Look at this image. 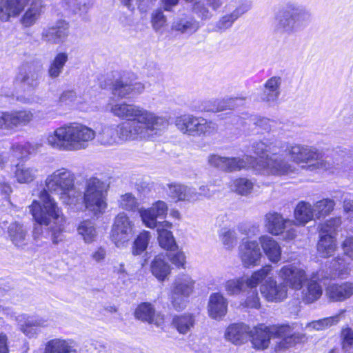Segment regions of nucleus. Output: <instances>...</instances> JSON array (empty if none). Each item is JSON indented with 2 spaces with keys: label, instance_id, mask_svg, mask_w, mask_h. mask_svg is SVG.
Here are the masks:
<instances>
[{
  "label": "nucleus",
  "instance_id": "nucleus-1",
  "mask_svg": "<svg viewBox=\"0 0 353 353\" xmlns=\"http://www.w3.org/2000/svg\"><path fill=\"white\" fill-rule=\"evenodd\" d=\"M75 175L70 170L61 168L47 176L45 180L46 188L39 194L42 205L34 201L30 206L34 219L39 225L34 227L33 236L36 240L41 232V225L48 227L51 232V240L54 244L61 240V233L64 229L65 219L57 202L49 192L59 196L65 205L76 207L82 201V192L74 185Z\"/></svg>",
  "mask_w": 353,
  "mask_h": 353
},
{
  "label": "nucleus",
  "instance_id": "nucleus-2",
  "mask_svg": "<svg viewBox=\"0 0 353 353\" xmlns=\"http://www.w3.org/2000/svg\"><path fill=\"white\" fill-rule=\"evenodd\" d=\"M283 148L282 142L277 139H263L251 145V151L259 157V159L249 157L244 159L212 154L208 157V163L211 166L228 172L252 168L256 173L264 175L287 174L292 172V168L279 156Z\"/></svg>",
  "mask_w": 353,
  "mask_h": 353
},
{
  "label": "nucleus",
  "instance_id": "nucleus-3",
  "mask_svg": "<svg viewBox=\"0 0 353 353\" xmlns=\"http://www.w3.org/2000/svg\"><path fill=\"white\" fill-rule=\"evenodd\" d=\"M108 108L114 117L127 120L120 124H128L129 130L132 132L135 131L134 136L140 140L151 139L168 125V121L165 117L134 104L125 102L110 103Z\"/></svg>",
  "mask_w": 353,
  "mask_h": 353
},
{
  "label": "nucleus",
  "instance_id": "nucleus-4",
  "mask_svg": "<svg viewBox=\"0 0 353 353\" xmlns=\"http://www.w3.org/2000/svg\"><path fill=\"white\" fill-rule=\"evenodd\" d=\"M96 137V132L80 123L63 125L50 132L46 142L52 148L60 151H78L88 148Z\"/></svg>",
  "mask_w": 353,
  "mask_h": 353
},
{
  "label": "nucleus",
  "instance_id": "nucleus-5",
  "mask_svg": "<svg viewBox=\"0 0 353 353\" xmlns=\"http://www.w3.org/2000/svg\"><path fill=\"white\" fill-rule=\"evenodd\" d=\"M310 11L295 3H288L277 16L276 29L281 32L292 34L303 30L312 21Z\"/></svg>",
  "mask_w": 353,
  "mask_h": 353
},
{
  "label": "nucleus",
  "instance_id": "nucleus-6",
  "mask_svg": "<svg viewBox=\"0 0 353 353\" xmlns=\"http://www.w3.org/2000/svg\"><path fill=\"white\" fill-rule=\"evenodd\" d=\"M291 159L296 163H305L307 168L312 171L315 170H332V172H340L341 165L337 163L336 167H332V163L322 159L321 154L317 149L304 145H294L288 148Z\"/></svg>",
  "mask_w": 353,
  "mask_h": 353
},
{
  "label": "nucleus",
  "instance_id": "nucleus-7",
  "mask_svg": "<svg viewBox=\"0 0 353 353\" xmlns=\"http://www.w3.org/2000/svg\"><path fill=\"white\" fill-rule=\"evenodd\" d=\"M108 188V185L105 181L90 177L85 181L82 201L78 205L84 204L85 208L95 215L103 213L107 208Z\"/></svg>",
  "mask_w": 353,
  "mask_h": 353
},
{
  "label": "nucleus",
  "instance_id": "nucleus-8",
  "mask_svg": "<svg viewBox=\"0 0 353 353\" xmlns=\"http://www.w3.org/2000/svg\"><path fill=\"white\" fill-rule=\"evenodd\" d=\"M175 125L183 134L192 137H210L218 131L216 123L192 114H183L176 117Z\"/></svg>",
  "mask_w": 353,
  "mask_h": 353
},
{
  "label": "nucleus",
  "instance_id": "nucleus-9",
  "mask_svg": "<svg viewBox=\"0 0 353 353\" xmlns=\"http://www.w3.org/2000/svg\"><path fill=\"white\" fill-rule=\"evenodd\" d=\"M128 124L105 125L97 134V142L104 146H113L128 141H141L129 130Z\"/></svg>",
  "mask_w": 353,
  "mask_h": 353
},
{
  "label": "nucleus",
  "instance_id": "nucleus-10",
  "mask_svg": "<svg viewBox=\"0 0 353 353\" xmlns=\"http://www.w3.org/2000/svg\"><path fill=\"white\" fill-rule=\"evenodd\" d=\"M134 224L125 212L119 213L112 226L111 241L118 248H125L134 234Z\"/></svg>",
  "mask_w": 353,
  "mask_h": 353
},
{
  "label": "nucleus",
  "instance_id": "nucleus-11",
  "mask_svg": "<svg viewBox=\"0 0 353 353\" xmlns=\"http://www.w3.org/2000/svg\"><path fill=\"white\" fill-rule=\"evenodd\" d=\"M288 326H267L260 324L250 331V338L254 347L258 350H264L270 344V339L273 337L283 338L286 335Z\"/></svg>",
  "mask_w": 353,
  "mask_h": 353
},
{
  "label": "nucleus",
  "instance_id": "nucleus-12",
  "mask_svg": "<svg viewBox=\"0 0 353 353\" xmlns=\"http://www.w3.org/2000/svg\"><path fill=\"white\" fill-rule=\"evenodd\" d=\"M272 271L271 265H265L261 270L254 272L250 278L230 279L225 282V289L229 295L238 294L248 290V288L257 287Z\"/></svg>",
  "mask_w": 353,
  "mask_h": 353
},
{
  "label": "nucleus",
  "instance_id": "nucleus-13",
  "mask_svg": "<svg viewBox=\"0 0 353 353\" xmlns=\"http://www.w3.org/2000/svg\"><path fill=\"white\" fill-rule=\"evenodd\" d=\"M168 205L162 201H158L153 203L149 208H141L139 209V213L143 223L148 228L158 229V227L163 226L171 228L172 224L168 221H157V219L164 218L167 214Z\"/></svg>",
  "mask_w": 353,
  "mask_h": 353
},
{
  "label": "nucleus",
  "instance_id": "nucleus-14",
  "mask_svg": "<svg viewBox=\"0 0 353 353\" xmlns=\"http://www.w3.org/2000/svg\"><path fill=\"white\" fill-rule=\"evenodd\" d=\"M32 119V112L28 110L0 111V129L13 130L28 125Z\"/></svg>",
  "mask_w": 353,
  "mask_h": 353
},
{
  "label": "nucleus",
  "instance_id": "nucleus-15",
  "mask_svg": "<svg viewBox=\"0 0 353 353\" xmlns=\"http://www.w3.org/2000/svg\"><path fill=\"white\" fill-rule=\"evenodd\" d=\"M167 194L172 199L178 201L193 203L199 201V195L195 188L185 184L173 183L168 184Z\"/></svg>",
  "mask_w": 353,
  "mask_h": 353
},
{
  "label": "nucleus",
  "instance_id": "nucleus-16",
  "mask_svg": "<svg viewBox=\"0 0 353 353\" xmlns=\"http://www.w3.org/2000/svg\"><path fill=\"white\" fill-rule=\"evenodd\" d=\"M279 276L286 286L295 290L301 289L306 279L305 272L295 264H288L282 267Z\"/></svg>",
  "mask_w": 353,
  "mask_h": 353
},
{
  "label": "nucleus",
  "instance_id": "nucleus-17",
  "mask_svg": "<svg viewBox=\"0 0 353 353\" xmlns=\"http://www.w3.org/2000/svg\"><path fill=\"white\" fill-rule=\"evenodd\" d=\"M15 319L20 325V330L29 338L36 337L38 334L37 330L34 327H44L48 325V320L44 317L20 314Z\"/></svg>",
  "mask_w": 353,
  "mask_h": 353
},
{
  "label": "nucleus",
  "instance_id": "nucleus-18",
  "mask_svg": "<svg viewBox=\"0 0 353 353\" xmlns=\"http://www.w3.org/2000/svg\"><path fill=\"white\" fill-rule=\"evenodd\" d=\"M239 255L245 267L255 265L261 256L257 241L243 239L239 247Z\"/></svg>",
  "mask_w": 353,
  "mask_h": 353
},
{
  "label": "nucleus",
  "instance_id": "nucleus-19",
  "mask_svg": "<svg viewBox=\"0 0 353 353\" xmlns=\"http://www.w3.org/2000/svg\"><path fill=\"white\" fill-rule=\"evenodd\" d=\"M30 0H0V20L3 22L18 17Z\"/></svg>",
  "mask_w": 353,
  "mask_h": 353
},
{
  "label": "nucleus",
  "instance_id": "nucleus-20",
  "mask_svg": "<svg viewBox=\"0 0 353 353\" xmlns=\"http://www.w3.org/2000/svg\"><path fill=\"white\" fill-rule=\"evenodd\" d=\"M261 293L268 301L279 302L287 297V286L285 284H277L272 279H268L261 285Z\"/></svg>",
  "mask_w": 353,
  "mask_h": 353
},
{
  "label": "nucleus",
  "instance_id": "nucleus-21",
  "mask_svg": "<svg viewBox=\"0 0 353 353\" xmlns=\"http://www.w3.org/2000/svg\"><path fill=\"white\" fill-rule=\"evenodd\" d=\"M69 34V25L65 21H59L52 27L44 28L42 39L51 43L57 44L63 42Z\"/></svg>",
  "mask_w": 353,
  "mask_h": 353
},
{
  "label": "nucleus",
  "instance_id": "nucleus-22",
  "mask_svg": "<svg viewBox=\"0 0 353 353\" xmlns=\"http://www.w3.org/2000/svg\"><path fill=\"white\" fill-rule=\"evenodd\" d=\"M136 319L149 324L161 326L164 323V317L159 312H156L154 306L148 302L139 304L134 311Z\"/></svg>",
  "mask_w": 353,
  "mask_h": 353
},
{
  "label": "nucleus",
  "instance_id": "nucleus-23",
  "mask_svg": "<svg viewBox=\"0 0 353 353\" xmlns=\"http://www.w3.org/2000/svg\"><path fill=\"white\" fill-rule=\"evenodd\" d=\"M294 223V221L284 219L281 214L276 212H270L265 216V226L272 235L283 233L284 230Z\"/></svg>",
  "mask_w": 353,
  "mask_h": 353
},
{
  "label": "nucleus",
  "instance_id": "nucleus-24",
  "mask_svg": "<svg viewBox=\"0 0 353 353\" xmlns=\"http://www.w3.org/2000/svg\"><path fill=\"white\" fill-rule=\"evenodd\" d=\"M40 74L39 71L29 65H24L19 68L15 81L24 87L34 90L39 85Z\"/></svg>",
  "mask_w": 353,
  "mask_h": 353
},
{
  "label": "nucleus",
  "instance_id": "nucleus-25",
  "mask_svg": "<svg viewBox=\"0 0 353 353\" xmlns=\"http://www.w3.org/2000/svg\"><path fill=\"white\" fill-rule=\"evenodd\" d=\"M228 301L220 293H212L210 296L208 311L209 316L214 319H221L227 313Z\"/></svg>",
  "mask_w": 353,
  "mask_h": 353
},
{
  "label": "nucleus",
  "instance_id": "nucleus-26",
  "mask_svg": "<svg viewBox=\"0 0 353 353\" xmlns=\"http://www.w3.org/2000/svg\"><path fill=\"white\" fill-rule=\"evenodd\" d=\"M45 6L42 0H32L29 7L20 19L26 28L32 26L44 12Z\"/></svg>",
  "mask_w": 353,
  "mask_h": 353
},
{
  "label": "nucleus",
  "instance_id": "nucleus-27",
  "mask_svg": "<svg viewBox=\"0 0 353 353\" xmlns=\"http://www.w3.org/2000/svg\"><path fill=\"white\" fill-rule=\"evenodd\" d=\"M199 28V23L192 16L182 14L174 19L172 30L184 34H192Z\"/></svg>",
  "mask_w": 353,
  "mask_h": 353
},
{
  "label": "nucleus",
  "instance_id": "nucleus-28",
  "mask_svg": "<svg viewBox=\"0 0 353 353\" xmlns=\"http://www.w3.org/2000/svg\"><path fill=\"white\" fill-rule=\"evenodd\" d=\"M326 294L334 301H343L353 295V283L344 282L341 284H332L326 289Z\"/></svg>",
  "mask_w": 353,
  "mask_h": 353
},
{
  "label": "nucleus",
  "instance_id": "nucleus-29",
  "mask_svg": "<svg viewBox=\"0 0 353 353\" xmlns=\"http://www.w3.org/2000/svg\"><path fill=\"white\" fill-rule=\"evenodd\" d=\"M250 327L245 323H234L228 326L225 336L233 343L239 344L250 338Z\"/></svg>",
  "mask_w": 353,
  "mask_h": 353
},
{
  "label": "nucleus",
  "instance_id": "nucleus-30",
  "mask_svg": "<svg viewBox=\"0 0 353 353\" xmlns=\"http://www.w3.org/2000/svg\"><path fill=\"white\" fill-rule=\"evenodd\" d=\"M281 78L272 77L265 83L263 90L261 94V99L268 103L275 102L280 95V86Z\"/></svg>",
  "mask_w": 353,
  "mask_h": 353
},
{
  "label": "nucleus",
  "instance_id": "nucleus-31",
  "mask_svg": "<svg viewBox=\"0 0 353 353\" xmlns=\"http://www.w3.org/2000/svg\"><path fill=\"white\" fill-rule=\"evenodd\" d=\"M8 236L12 243L19 248H23L29 241L28 230L17 222L12 223L8 227Z\"/></svg>",
  "mask_w": 353,
  "mask_h": 353
},
{
  "label": "nucleus",
  "instance_id": "nucleus-32",
  "mask_svg": "<svg viewBox=\"0 0 353 353\" xmlns=\"http://www.w3.org/2000/svg\"><path fill=\"white\" fill-rule=\"evenodd\" d=\"M294 215L296 222L301 225H305L315 218L314 206L306 201H300L296 205Z\"/></svg>",
  "mask_w": 353,
  "mask_h": 353
},
{
  "label": "nucleus",
  "instance_id": "nucleus-33",
  "mask_svg": "<svg viewBox=\"0 0 353 353\" xmlns=\"http://www.w3.org/2000/svg\"><path fill=\"white\" fill-rule=\"evenodd\" d=\"M259 241L268 258L273 263L278 262L281 255L279 243L273 238L267 235L261 236Z\"/></svg>",
  "mask_w": 353,
  "mask_h": 353
},
{
  "label": "nucleus",
  "instance_id": "nucleus-34",
  "mask_svg": "<svg viewBox=\"0 0 353 353\" xmlns=\"http://www.w3.org/2000/svg\"><path fill=\"white\" fill-rule=\"evenodd\" d=\"M195 281L188 274L176 276L171 286V291L182 295L190 296L194 291Z\"/></svg>",
  "mask_w": 353,
  "mask_h": 353
},
{
  "label": "nucleus",
  "instance_id": "nucleus-35",
  "mask_svg": "<svg viewBox=\"0 0 353 353\" xmlns=\"http://www.w3.org/2000/svg\"><path fill=\"white\" fill-rule=\"evenodd\" d=\"M43 353H78L72 342L61 339H54L45 344Z\"/></svg>",
  "mask_w": 353,
  "mask_h": 353
},
{
  "label": "nucleus",
  "instance_id": "nucleus-36",
  "mask_svg": "<svg viewBox=\"0 0 353 353\" xmlns=\"http://www.w3.org/2000/svg\"><path fill=\"white\" fill-rule=\"evenodd\" d=\"M313 277L307 281L303 288L302 299L306 303H311L318 300L322 295L323 290L321 285Z\"/></svg>",
  "mask_w": 353,
  "mask_h": 353
},
{
  "label": "nucleus",
  "instance_id": "nucleus-37",
  "mask_svg": "<svg viewBox=\"0 0 353 353\" xmlns=\"http://www.w3.org/2000/svg\"><path fill=\"white\" fill-rule=\"evenodd\" d=\"M152 274L159 281H164L170 273V267L165 260V256L159 254L151 263Z\"/></svg>",
  "mask_w": 353,
  "mask_h": 353
},
{
  "label": "nucleus",
  "instance_id": "nucleus-38",
  "mask_svg": "<svg viewBox=\"0 0 353 353\" xmlns=\"http://www.w3.org/2000/svg\"><path fill=\"white\" fill-rule=\"evenodd\" d=\"M336 249L335 236L332 234L320 233V239L317 244V250L322 257H329L334 254Z\"/></svg>",
  "mask_w": 353,
  "mask_h": 353
},
{
  "label": "nucleus",
  "instance_id": "nucleus-39",
  "mask_svg": "<svg viewBox=\"0 0 353 353\" xmlns=\"http://www.w3.org/2000/svg\"><path fill=\"white\" fill-rule=\"evenodd\" d=\"M38 174V170L26 165H17L14 172L16 180L19 183H29L33 181Z\"/></svg>",
  "mask_w": 353,
  "mask_h": 353
},
{
  "label": "nucleus",
  "instance_id": "nucleus-40",
  "mask_svg": "<svg viewBox=\"0 0 353 353\" xmlns=\"http://www.w3.org/2000/svg\"><path fill=\"white\" fill-rule=\"evenodd\" d=\"M195 319L192 314H185L173 318L172 325L182 334H185L194 326Z\"/></svg>",
  "mask_w": 353,
  "mask_h": 353
},
{
  "label": "nucleus",
  "instance_id": "nucleus-41",
  "mask_svg": "<svg viewBox=\"0 0 353 353\" xmlns=\"http://www.w3.org/2000/svg\"><path fill=\"white\" fill-rule=\"evenodd\" d=\"M243 99L230 98L223 100L208 101L204 103L203 110L206 112H219L226 109H232L235 106L234 102Z\"/></svg>",
  "mask_w": 353,
  "mask_h": 353
},
{
  "label": "nucleus",
  "instance_id": "nucleus-42",
  "mask_svg": "<svg viewBox=\"0 0 353 353\" xmlns=\"http://www.w3.org/2000/svg\"><path fill=\"white\" fill-rule=\"evenodd\" d=\"M165 225L158 227V240L159 245L167 250H174L177 248L175 239L171 231H169Z\"/></svg>",
  "mask_w": 353,
  "mask_h": 353
},
{
  "label": "nucleus",
  "instance_id": "nucleus-43",
  "mask_svg": "<svg viewBox=\"0 0 353 353\" xmlns=\"http://www.w3.org/2000/svg\"><path fill=\"white\" fill-rule=\"evenodd\" d=\"M64 3L67 9L82 16L92 8L94 0H64Z\"/></svg>",
  "mask_w": 353,
  "mask_h": 353
},
{
  "label": "nucleus",
  "instance_id": "nucleus-44",
  "mask_svg": "<svg viewBox=\"0 0 353 353\" xmlns=\"http://www.w3.org/2000/svg\"><path fill=\"white\" fill-rule=\"evenodd\" d=\"M77 231L86 243H90L94 241L97 236V232L94 223L90 220L81 221Z\"/></svg>",
  "mask_w": 353,
  "mask_h": 353
},
{
  "label": "nucleus",
  "instance_id": "nucleus-45",
  "mask_svg": "<svg viewBox=\"0 0 353 353\" xmlns=\"http://www.w3.org/2000/svg\"><path fill=\"white\" fill-rule=\"evenodd\" d=\"M68 60V54L66 52L58 53L50 65L48 69L49 76L52 79L57 78L62 73Z\"/></svg>",
  "mask_w": 353,
  "mask_h": 353
},
{
  "label": "nucleus",
  "instance_id": "nucleus-46",
  "mask_svg": "<svg viewBox=\"0 0 353 353\" xmlns=\"http://www.w3.org/2000/svg\"><path fill=\"white\" fill-rule=\"evenodd\" d=\"M335 201L329 198L316 201L314 205L315 218L321 219L329 215L334 210Z\"/></svg>",
  "mask_w": 353,
  "mask_h": 353
},
{
  "label": "nucleus",
  "instance_id": "nucleus-47",
  "mask_svg": "<svg viewBox=\"0 0 353 353\" xmlns=\"http://www.w3.org/2000/svg\"><path fill=\"white\" fill-rule=\"evenodd\" d=\"M151 239L150 232L143 231L134 239L132 253L134 256L142 254L148 248Z\"/></svg>",
  "mask_w": 353,
  "mask_h": 353
},
{
  "label": "nucleus",
  "instance_id": "nucleus-48",
  "mask_svg": "<svg viewBox=\"0 0 353 353\" xmlns=\"http://www.w3.org/2000/svg\"><path fill=\"white\" fill-rule=\"evenodd\" d=\"M230 188L238 194L247 196L252 192L253 183L246 178H238L232 181Z\"/></svg>",
  "mask_w": 353,
  "mask_h": 353
},
{
  "label": "nucleus",
  "instance_id": "nucleus-49",
  "mask_svg": "<svg viewBox=\"0 0 353 353\" xmlns=\"http://www.w3.org/2000/svg\"><path fill=\"white\" fill-rule=\"evenodd\" d=\"M112 94L121 99L128 97L132 94L130 83L123 79H117L113 84Z\"/></svg>",
  "mask_w": 353,
  "mask_h": 353
},
{
  "label": "nucleus",
  "instance_id": "nucleus-50",
  "mask_svg": "<svg viewBox=\"0 0 353 353\" xmlns=\"http://www.w3.org/2000/svg\"><path fill=\"white\" fill-rule=\"evenodd\" d=\"M340 319V314L331 317L324 318L317 321H312L307 324V327L312 330H322L330 326L336 324Z\"/></svg>",
  "mask_w": 353,
  "mask_h": 353
},
{
  "label": "nucleus",
  "instance_id": "nucleus-51",
  "mask_svg": "<svg viewBox=\"0 0 353 353\" xmlns=\"http://www.w3.org/2000/svg\"><path fill=\"white\" fill-rule=\"evenodd\" d=\"M219 237L223 244L227 249H231L236 243V234L234 230L222 228L219 233Z\"/></svg>",
  "mask_w": 353,
  "mask_h": 353
},
{
  "label": "nucleus",
  "instance_id": "nucleus-52",
  "mask_svg": "<svg viewBox=\"0 0 353 353\" xmlns=\"http://www.w3.org/2000/svg\"><path fill=\"white\" fill-rule=\"evenodd\" d=\"M250 121L256 126H259L261 129L268 132L274 131L278 124L276 121L271 120L268 118L259 117L257 116L252 117V118L250 119Z\"/></svg>",
  "mask_w": 353,
  "mask_h": 353
},
{
  "label": "nucleus",
  "instance_id": "nucleus-53",
  "mask_svg": "<svg viewBox=\"0 0 353 353\" xmlns=\"http://www.w3.org/2000/svg\"><path fill=\"white\" fill-rule=\"evenodd\" d=\"M341 224V217H334L326 221L321 225L320 233L324 234H332L334 236L336 231Z\"/></svg>",
  "mask_w": 353,
  "mask_h": 353
},
{
  "label": "nucleus",
  "instance_id": "nucleus-54",
  "mask_svg": "<svg viewBox=\"0 0 353 353\" xmlns=\"http://www.w3.org/2000/svg\"><path fill=\"white\" fill-rule=\"evenodd\" d=\"M119 202L120 208L128 211H134L139 205L137 199L130 193L122 195Z\"/></svg>",
  "mask_w": 353,
  "mask_h": 353
},
{
  "label": "nucleus",
  "instance_id": "nucleus-55",
  "mask_svg": "<svg viewBox=\"0 0 353 353\" xmlns=\"http://www.w3.org/2000/svg\"><path fill=\"white\" fill-rule=\"evenodd\" d=\"M192 12L201 19L208 20L212 17V14L201 1H195L192 7Z\"/></svg>",
  "mask_w": 353,
  "mask_h": 353
},
{
  "label": "nucleus",
  "instance_id": "nucleus-56",
  "mask_svg": "<svg viewBox=\"0 0 353 353\" xmlns=\"http://www.w3.org/2000/svg\"><path fill=\"white\" fill-rule=\"evenodd\" d=\"M190 296L182 295L176 292L171 291L170 301L172 305L176 311H181L184 310L188 302Z\"/></svg>",
  "mask_w": 353,
  "mask_h": 353
},
{
  "label": "nucleus",
  "instance_id": "nucleus-57",
  "mask_svg": "<svg viewBox=\"0 0 353 353\" xmlns=\"http://www.w3.org/2000/svg\"><path fill=\"white\" fill-rule=\"evenodd\" d=\"M167 22V19L161 10H156L152 13L151 23L153 29L160 30Z\"/></svg>",
  "mask_w": 353,
  "mask_h": 353
},
{
  "label": "nucleus",
  "instance_id": "nucleus-58",
  "mask_svg": "<svg viewBox=\"0 0 353 353\" xmlns=\"http://www.w3.org/2000/svg\"><path fill=\"white\" fill-rule=\"evenodd\" d=\"M248 296L244 302V305L251 308H259L260 307L259 299L258 297V292L256 287L248 288Z\"/></svg>",
  "mask_w": 353,
  "mask_h": 353
},
{
  "label": "nucleus",
  "instance_id": "nucleus-59",
  "mask_svg": "<svg viewBox=\"0 0 353 353\" xmlns=\"http://www.w3.org/2000/svg\"><path fill=\"white\" fill-rule=\"evenodd\" d=\"M343 348L345 353H353V331L346 328L342 331Z\"/></svg>",
  "mask_w": 353,
  "mask_h": 353
},
{
  "label": "nucleus",
  "instance_id": "nucleus-60",
  "mask_svg": "<svg viewBox=\"0 0 353 353\" xmlns=\"http://www.w3.org/2000/svg\"><path fill=\"white\" fill-rule=\"evenodd\" d=\"M236 20L237 19L232 12L227 14L220 18L216 24V28L219 30L225 31L231 28Z\"/></svg>",
  "mask_w": 353,
  "mask_h": 353
},
{
  "label": "nucleus",
  "instance_id": "nucleus-61",
  "mask_svg": "<svg viewBox=\"0 0 353 353\" xmlns=\"http://www.w3.org/2000/svg\"><path fill=\"white\" fill-rule=\"evenodd\" d=\"M167 257L178 268L183 267L185 261V254L182 252L169 253L167 254Z\"/></svg>",
  "mask_w": 353,
  "mask_h": 353
},
{
  "label": "nucleus",
  "instance_id": "nucleus-62",
  "mask_svg": "<svg viewBox=\"0 0 353 353\" xmlns=\"http://www.w3.org/2000/svg\"><path fill=\"white\" fill-rule=\"evenodd\" d=\"M252 3L249 1H243L232 12L238 19L241 15L250 10Z\"/></svg>",
  "mask_w": 353,
  "mask_h": 353
},
{
  "label": "nucleus",
  "instance_id": "nucleus-63",
  "mask_svg": "<svg viewBox=\"0 0 353 353\" xmlns=\"http://www.w3.org/2000/svg\"><path fill=\"white\" fill-rule=\"evenodd\" d=\"M12 150L13 156L19 159L26 158L29 154L26 146L21 145H13Z\"/></svg>",
  "mask_w": 353,
  "mask_h": 353
},
{
  "label": "nucleus",
  "instance_id": "nucleus-64",
  "mask_svg": "<svg viewBox=\"0 0 353 353\" xmlns=\"http://www.w3.org/2000/svg\"><path fill=\"white\" fill-rule=\"evenodd\" d=\"M344 252L353 260V236L347 237L343 241Z\"/></svg>",
  "mask_w": 353,
  "mask_h": 353
}]
</instances>
